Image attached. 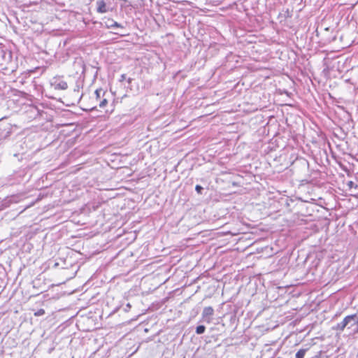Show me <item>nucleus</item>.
<instances>
[{"mask_svg": "<svg viewBox=\"0 0 358 358\" xmlns=\"http://www.w3.org/2000/svg\"><path fill=\"white\" fill-rule=\"evenodd\" d=\"M103 92L101 88L96 90L91 96L83 95L81 101L85 106L84 110H92L97 107L99 99L101 98V94Z\"/></svg>", "mask_w": 358, "mask_h": 358, "instance_id": "obj_1", "label": "nucleus"}, {"mask_svg": "<svg viewBox=\"0 0 358 358\" xmlns=\"http://www.w3.org/2000/svg\"><path fill=\"white\" fill-rule=\"evenodd\" d=\"M12 54L8 50L0 48V66L2 69H7V65L11 62Z\"/></svg>", "mask_w": 358, "mask_h": 358, "instance_id": "obj_2", "label": "nucleus"}, {"mask_svg": "<svg viewBox=\"0 0 358 358\" xmlns=\"http://www.w3.org/2000/svg\"><path fill=\"white\" fill-rule=\"evenodd\" d=\"M24 113L28 120H31L37 117L39 115V110L37 107L32 104H26L24 103Z\"/></svg>", "mask_w": 358, "mask_h": 358, "instance_id": "obj_3", "label": "nucleus"}, {"mask_svg": "<svg viewBox=\"0 0 358 358\" xmlns=\"http://www.w3.org/2000/svg\"><path fill=\"white\" fill-rule=\"evenodd\" d=\"M356 317V315H351L346 316L343 320L337 324L336 327H333V329L343 331L344 329L347 327V325L352 321H355V318Z\"/></svg>", "mask_w": 358, "mask_h": 358, "instance_id": "obj_4", "label": "nucleus"}, {"mask_svg": "<svg viewBox=\"0 0 358 358\" xmlns=\"http://www.w3.org/2000/svg\"><path fill=\"white\" fill-rule=\"evenodd\" d=\"M53 85L55 86V88L57 90H64L68 88L67 83L60 78H56L54 81Z\"/></svg>", "mask_w": 358, "mask_h": 358, "instance_id": "obj_5", "label": "nucleus"}, {"mask_svg": "<svg viewBox=\"0 0 358 358\" xmlns=\"http://www.w3.org/2000/svg\"><path fill=\"white\" fill-rule=\"evenodd\" d=\"M214 314V310L211 306L205 307L202 312V317L204 319L208 318L207 322H210V317Z\"/></svg>", "mask_w": 358, "mask_h": 358, "instance_id": "obj_6", "label": "nucleus"}, {"mask_svg": "<svg viewBox=\"0 0 358 358\" xmlns=\"http://www.w3.org/2000/svg\"><path fill=\"white\" fill-rule=\"evenodd\" d=\"M96 10L99 13H105L107 12L106 4L103 0H99L96 2Z\"/></svg>", "mask_w": 358, "mask_h": 358, "instance_id": "obj_7", "label": "nucleus"}, {"mask_svg": "<svg viewBox=\"0 0 358 358\" xmlns=\"http://www.w3.org/2000/svg\"><path fill=\"white\" fill-rule=\"evenodd\" d=\"M106 92L103 90L101 94V98L98 101L97 106L100 108H103L108 105V99L105 97Z\"/></svg>", "mask_w": 358, "mask_h": 358, "instance_id": "obj_8", "label": "nucleus"}, {"mask_svg": "<svg viewBox=\"0 0 358 358\" xmlns=\"http://www.w3.org/2000/svg\"><path fill=\"white\" fill-rule=\"evenodd\" d=\"M10 96H17L16 99L13 98V100L17 101L19 98L22 97V92L15 89H12L10 91Z\"/></svg>", "mask_w": 358, "mask_h": 358, "instance_id": "obj_9", "label": "nucleus"}, {"mask_svg": "<svg viewBox=\"0 0 358 358\" xmlns=\"http://www.w3.org/2000/svg\"><path fill=\"white\" fill-rule=\"evenodd\" d=\"M306 349H301L296 353V358H304L306 352Z\"/></svg>", "mask_w": 358, "mask_h": 358, "instance_id": "obj_10", "label": "nucleus"}, {"mask_svg": "<svg viewBox=\"0 0 358 358\" xmlns=\"http://www.w3.org/2000/svg\"><path fill=\"white\" fill-rule=\"evenodd\" d=\"M205 330H206L205 326L199 325V326L196 327V333L197 334H201L204 333Z\"/></svg>", "mask_w": 358, "mask_h": 358, "instance_id": "obj_11", "label": "nucleus"}, {"mask_svg": "<svg viewBox=\"0 0 358 358\" xmlns=\"http://www.w3.org/2000/svg\"><path fill=\"white\" fill-rule=\"evenodd\" d=\"M354 322L353 324H351V326H349L348 327V329H350L351 327H353V331L355 332H357L358 331V320H352Z\"/></svg>", "mask_w": 358, "mask_h": 358, "instance_id": "obj_12", "label": "nucleus"}, {"mask_svg": "<svg viewBox=\"0 0 358 358\" xmlns=\"http://www.w3.org/2000/svg\"><path fill=\"white\" fill-rule=\"evenodd\" d=\"M354 322L353 324H351V326H349L348 327V329H350L351 327H353V331L355 332H357L358 331V320H352Z\"/></svg>", "mask_w": 358, "mask_h": 358, "instance_id": "obj_13", "label": "nucleus"}, {"mask_svg": "<svg viewBox=\"0 0 358 358\" xmlns=\"http://www.w3.org/2000/svg\"><path fill=\"white\" fill-rule=\"evenodd\" d=\"M195 189H196V191L197 192L198 194H201L202 193L203 187L201 185H197L195 187Z\"/></svg>", "mask_w": 358, "mask_h": 358, "instance_id": "obj_14", "label": "nucleus"}, {"mask_svg": "<svg viewBox=\"0 0 358 358\" xmlns=\"http://www.w3.org/2000/svg\"><path fill=\"white\" fill-rule=\"evenodd\" d=\"M110 27L123 28V26L117 23V22H115L112 25H110Z\"/></svg>", "mask_w": 358, "mask_h": 358, "instance_id": "obj_15", "label": "nucleus"}, {"mask_svg": "<svg viewBox=\"0 0 358 358\" xmlns=\"http://www.w3.org/2000/svg\"><path fill=\"white\" fill-rule=\"evenodd\" d=\"M19 155H20V154H15L14 157H18Z\"/></svg>", "mask_w": 358, "mask_h": 358, "instance_id": "obj_16", "label": "nucleus"}, {"mask_svg": "<svg viewBox=\"0 0 358 358\" xmlns=\"http://www.w3.org/2000/svg\"><path fill=\"white\" fill-rule=\"evenodd\" d=\"M43 313H44V310H41V314H43Z\"/></svg>", "mask_w": 358, "mask_h": 358, "instance_id": "obj_17", "label": "nucleus"}, {"mask_svg": "<svg viewBox=\"0 0 358 358\" xmlns=\"http://www.w3.org/2000/svg\"><path fill=\"white\" fill-rule=\"evenodd\" d=\"M278 358H282V357H278Z\"/></svg>", "mask_w": 358, "mask_h": 358, "instance_id": "obj_18", "label": "nucleus"}]
</instances>
